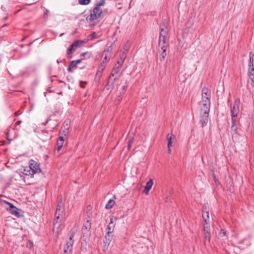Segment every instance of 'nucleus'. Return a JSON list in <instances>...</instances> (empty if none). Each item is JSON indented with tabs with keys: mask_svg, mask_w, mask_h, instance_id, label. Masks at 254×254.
Wrapping results in <instances>:
<instances>
[{
	"mask_svg": "<svg viewBox=\"0 0 254 254\" xmlns=\"http://www.w3.org/2000/svg\"><path fill=\"white\" fill-rule=\"evenodd\" d=\"M160 31L158 40V52L159 53V60L163 61L166 56L167 49L169 46L167 37L168 31L167 27L164 23L160 26Z\"/></svg>",
	"mask_w": 254,
	"mask_h": 254,
	"instance_id": "f257e3e1",
	"label": "nucleus"
},
{
	"mask_svg": "<svg viewBox=\"0 0 254 254\" xmlns=\"http://www.w3.org/2000/svg\"><path fill=\"white\" fill-rule=\"evenodd\" d=\"M126 58V55L123 53L120 56V59L115 64L109 77V81L107 84L108 90L110 89L112 87L114 82L121 77L122 72H120V70Z\"/></svg>",
	"mask_w": 254,
	"mask_h": 254,
	"instance_id": "f03ea898",
	"label": "nucleus"
},
{
	"mask_svg": "<svg viewBox=\"0 0 254 254\" xmlns=\"http://www.w3.org/2000/svg\"><path fill=\"white\" fill-rule=\"evenodd\" d=\"M5 205V209L8 211L11 214L19 218L24 215V212L22 210L18 208L15 206L13 204L6 201L3 200L2 201V205Z\"/></svg>",
	"mask_w": 254,
	"mask_h": 254,
	"instance_id": "7ed1b4c3",
	"label": "nucleus"
},
{
	"mask_svg": "<svg viewBox=\"0 0 254 254\" xmlns=\"http://www.w3.org/2000/svg\"><path fill=\"white\" fill-rule=\"evenodd\" d=\"M75 234V231L73 229H71L68 234L69 237L67 240L66 243L64 246V254H71L72 253L73 244L74 243L73 238Z\"/></svg>",
	"mask_w": 254,
	"mask_h": 254,
	"instance_id": "20e7f679",
	"label": "nucleus"
},
{
	"mask_svg": "<svg viewBox=\"0 0 254 254\" xmlns=\"http://www.w3.org/2000/svg\"><path fill=\"white\" fill-rule=\"evenodd\" d=\"M102 13V10L98 8V7H94L92 10L90 11V14L86 17V20L89 22H93L95 20L98 19Z\"/></svg>",
	"mask_w": 254,
	"mask_h": 254,
	"instance_id": "39448f33",
	"label": "nucleus"
},
{
	"mask_svg": "<svg viewBox=\"0 0 254 254\" xmlns=\"http://www.w3.org/2000/svg\"><path fill=\"white\" fill-rule=\"evenodd\" d=\"M85 43V40H75L67 48L66 50L67 55L72 54L78 48L81 47Z\"/></svg>",
	"mask_w": 254,
	"mask_h": 254,
	"instance_id": "423d86ee",
	"label": "nucleus"
},
{
	"mask_svg": "<svg viewBox=\"0 0 254 254\" xmlns=\"http://www.w3.org/2000/svg\"><path fill=\"white\" fill-rule=\"evenodd\" d=\"M240 103V99H237L235 100L234 105L231 106V115L232 119H235V118L238 116L239 112Z\"/></svg>",
	"mask_w": 254,
	"mask_h": 254,
	"instance_id": "0eeeda50",
	"label": "nucleus"
},
{
	"mask_svg": "<svg viewBox=\"0 0 254 254\" xmlns=\"http://www.w3.org/2000/svg\"><path fill=\"white\" fill-rule=\"evenodd\" d=\"M29 166L32 170L31 173L34 174L39 173L41 171L40 168V164L34 160L31 159L29 161Z\"/></svg>",
	"mask_w": 254,
	"mask_h": 254,
	"instance_id": "6e6552de",
	"label": "nucleus"
},
{
	"mask_svg": "<svg viewBox=\"0 0 254 254\" xmlns=\"http://www.w3.org/2000/svg\"><path fill=\"white\" fill-rule=\"evenodd\" d=\"M209 111H200L199 123L202 127L206 126L208 121Z\"/></svg>",
	"mask_w": 254,
	"mask_h": 254,
	"instance_id": "1a4fd4ad",
	"label": "nucleus"
},
{
	"mask_svg": "<svg viewBox=\"0 0 254 254\" xmlns=\"http://www.w3.org/2000/svg\"><path fill=\"white\" fill-rule=\"evenodd\" d=\"M128 86V82L127 80L123 79L120 84L118 85L117 91L119 93L124 94L127 89Z\"/></svg>",
	"mask_w": 254,
	"mask_h": 254,
	"instance_id": "9d476101",
	"label": "nucleus"
},
{
	"mask_svg": "<svg viewBox=\"0 0 254 254\" xmlns=\"http://www.w3.org/2000/svg\"><path fill=\"white\" fill-rule=\"evenodd\" d=\"M211 91L207 87H204L201 91V100H210Z\"/></svg>",
	"mask_w": 254,
	"mask_h": 254,
	"instance_id": "9b49d317",
	"label": "nucleus"
},
{
	"mask_svg": "<svg viewBox=\"0 0 254 254\" xmlns=\"http://www.w3.org/2000/svg\"><path fill=\"white\" fill-rule=\"evenodd\" d=\"M202 105L200 111H209L210 107V100H201Z\"/></svg>",
	"mask_w": 254,
	"mask_h": 254,
	"instance_id": "f8f14e48",
	"label": "nucleus"
},
{
	"mask_svg": "<svg viewBox=\"0 0 254 254\" xmlns=\"http://www.w3.org/2000/svg\"><path fill=\"white\" fill-rule=\"evenodd\" d=\"M113 44L112 43H108L107 44L106 47L105 48L103 52V55L109 56L111 57L113 51Z\"/></svg>",
	"mask_w": 254,
	"mask_h": 254,
	"instance_id": "ddd939ff",
	"label": "nucleus"
},
{
	"mask_svg": "<svg viewBox=\"0 0 254 254\" xmlns=\"http://www.w3.org/2000/svg\"><path fill=\"white\" fill-rule=\"evenodd\" d=\"M203 230L204 232L205 239L210 241L211 233L210 232L209 225L203 224Z\"/></svg>",
	"mask_w": 254,
	"mask_h": 254,
	"instance_id": "4468645a",
	"label": "nucleus"
},
{
	"mask_svg": "<svg viewBox=\"0 0 254 254\" xmlns=\"http://www.w3.org/2000/svg\"><path fill=\"white\" fill-rule=\"evenodd\" d=\"M153 185V180L152 179H150L146 183V185L144 187L143 192L147 194L151 189Z\"/></svg>",
	"mask_w": 254,
	"mask_h": 254,
	"instance_id": "2eb2a0df",
	"label": "nucleus"
},
{
	"mask_svg": "<svg viewBox=\"0 0 254 254\" xmlns=\"http://www.w3.org/2000/svg\"><path fill=\"white\" fill-rule=\"evenodd\" d=\"M70 124V121L69 120H66L64 121V129L63 131V133H62V135L66 136L69 133V125Z\"/></svg>",
	"mask_w": 254,
	"mask_h": 254,
	"instance_id": "dca6fc26",
	"label": "nucleus"
},
{
	"mask_svg": "<svg viewBox=\"0 0 254 254\" xmlns=\"http://www.w3.org/2000/svg\"><path fill=\"white\" fill-rule=\"evenodd\" d=\"M123 94L119 93L116 91L115 96L113 98V100L116 105L119 104L122 99Z\"/></svg>",
	"mask_w": 254,
	"mask_h": 254,
	"instance_id": "f3484780",
	"label": "nucleus"
},
{
	"mask_svg": "<svg viewBox=\"0 0 254 254\" xmlns=\"http://www.w3.org/2000/svg\"><path fill=\"white\" fill-rule=\"evenodd\" d=\"M231 133L233 136L234 134L237 133L238 127L236 125V119H232V125H231Z\"/></svg>",
	"mask_w": 254,
	"mask_h": 254,
	"instance_id": "a211bd4d",
	"label": "nucleus"
},
{
	"mask_svg": "<svg viewBox=\"0 0 254 254\" xmlns=\"http://www.w3.org/2000/svg\"><path fill=\"white\" fill-rule=\"evenodd\" d=\"M114 220L113 218H110V223L107 227L108 233H112L114 230L115 225H114Z\"/></svg>",
	"mask_w": 254,
	"mask_h": 254,
	"instance_id": "6ab92c4d",
	"label": "nucleus"
},
{
	"mask_svg": "<svg viewBox=\"0 0 254 254\" xmlns=\"http://www.w3.org/2000/svg\"><path fill=\"white\" fill-rule=\"evenodd\" d=\"M31 171L32 170H31L30 167L28 166V167H25L23 171L22 172V173L25 175L30 176L32 178V177H33L34 174L31 173Z\"/></svg>",
	"mask_w": 254,
	"mask_h": 254,
	"instance_id": "aec40b11",
	"label": "nucleus"
},
{
	"mask_svg": "<svg viewBox=\"0 0 254 254\" xmlns=\"http://www.w3.org/2000/svg\"><path fill=\"white\" fill-rule=\"evenodd\" d=\"M202 216L203 220L204 222L203 224L209 225L210 220H209V213H202Z\"/></svg>",
	"mask_w": 254,
	"mask_h": 254,
	"instance_id": "412c9836",
	"label": "nucleus"
},
{
	"mask_svg": "<svg viewBox=\"0 0 254 254\" xmlns=\"http://www.w3.org/2000/svg\"><path fill=\"white\" fill-rule=\"evenodd\" d=\"M62 213V211H61L60 208H58L56 209V211L55 213V217L56 219L55 220L54 225H55L56 223L58 222V220L60 218V217Z\"/></svg>",
	"mask_w": 254,
	"mask_h": 254,
	"instance_id": "4be33fe9",
	"label": "nucleus"
},
{
	"mask_svg": "<svg viewBox=\"0 0 254 254\" xmlns=\"http://www.w3.org/2000/svg\"><path fill=\"white\" fill-rule=\"evenodd\" d=\"M112 236L111 235V233H108V232H107L106 235H105V240H104V243L106 245L107 244L109 245L111 241Z\"/></svg>",
	"mask_w": 254,
	"mask_h": 254,
	"instance_id": "5701e85b",
	"label": "nucleus"
},
{
	"mask_svg": "<svg viewBox=\"0 0 254 254\" xmlns=\"http://www.w3.org/2000/svg\"><path fill=\"white\" fill-rule=\"evenodd\" d=\"M77 64L76 63L74 62V61H72L69 63L68 67V72H71L73 69H74L76 68L77 67Z\"/></svg>",
	"mask_w": 254,
	"mask_h": 254,
	"instance_id": "b1692460",
	"label": "nucleus"
},
{
	"mask_svg": "<svg viewBox=\"0 0 254 254\" xmlns=\"http://www.w3.org/2000/svg\"><path fill=\"white\" fill-rule=\"evenodd\" d=\"M115 201L113 199H110L105 206V208L107 209H111L113 207L115 204Z\"/></svg>",
	"mask_w": 254,
	"mask_h": 254,
	"instance_id": "393cba45",
	"label": "nucleus"
},
{
	"mask_svg": "<svg viewBox=\"0 0 254 254\" xmlns=\"http://www.w3.org/2000/svg\"><path fill=\"white\" fill-rule=\"evenodd\" d=\"M105 1L106 0H96L95 7L98 6V8H101L100 7L105 3Z\"/></svg>",
	"mask_w": 254,
	"mask_h": 254,
	"instance_id": "a878e982",
	"label": "nucleus"
},
{
	"mask_svg": "<svg viewBox=\"0 0 254 254\" xmlns=\"http://www.w3.org/2000/svg\"><path fill=\"white\" fill-rule=\"evenodd\" d=\"M134 142V138L133 137H129L127 143V149L129 150L131 148V145Z\"/></svg>",
	"mask_w": 254,
	"mask_h": 254,
	"instance_id": "bb28decb",
	"label": "nucleus"
},
{
	"mask_svg": "<svg viewBox=\"0 0 254 254\" xmlns=\"http://www.w3.org/2000/svg\"><path fill=\"white\" fill-rule=\"evenodd\" d=\"M226 230L224 229H221L218 234V236L220 238H223L226 235Z\"/></svg>",
	"mask_w": 254,
	"mask_h": 254,
	"instance_id": "cd10ccee",
	"label": "nucleus"
},
{
	"mask_svg": "<svg viewBox=\"0 0 254 254\" xmlns=\"http://www.w3.org/2000/svg\"><path fill=\"white\" fill-rule=\"evenodd\" d=\"M249 78L250 79L252 83V87L254 89V73L248 74Z\"/></svg>",
	"mask_w": 254,
	"mask_h": 254,
	"instance_id": "c85d7f7f",
	"label": "nucleus"
},
{
	"mask_svg": "<svg viewBox=\"0 0 254 254\" xmlns=\"http://www.w3.org/2000/svg\"><path fill=\"white\" fill-rule=\"evenodd\" d=\"M106 64L105 63H101L98 66V72H102L105 69Z\"/></svg>",
	"mask_w": 254,
	"mask_h": 254,
	"instance_id": "c756f323",
	"label": "nucleus"
},
{
	"mask_svg": "<svg viewBox=\"0 0 254 254\" xmlns=\"http://www.w3.org/2000/svg\"><path fill=\"white\" fill-rule=\"evenodd\" d=\"M91 1V0H78V2L81 5H87Z\"/></svg>",
	"mask_w": 254,
	"mask_h": 254,
	"instance_id": "7c9ffc66",
	"label": "nucleus"
},
{
	"mask_svg": "<svg viewBox=\"0 0 254 254\" xmlns=\"http://www.w3.org/2000/svg\"><path fill=\"white\" fill-rule=\"evenodd\" d=\"M89 37L91 40L97 39L99 37V36L97 35L95 32H92L90 35Z\"/></svg>",
	"mask_w": 254,
	"mask_h": 254,
	"instance_id": "2f4dec72",
	"label": "nucleus"
},
{
	"mask_svg": "<svg viewBox=\"0 0 254 254\" xmlns=\"http://www.w3.org/2000/svg\"><path fill=\"white\" fill-rule=\"evenodd\" d=\"M103 56L104 57H103V62L102 63H105V64H106V63L109 62L111 57V56H105V55H103Z\"/></svg>",
	"mask_w": 254,
	"mask_h": 254,
	"instance_id": "473e14b6",
	"label": "nucleus"
},
{
	"mask_svg": "<svg viewBox=\"0 0 254 254\" xmlns=\"http://www.w3.org/2000/svg\"><path fill=\"white\" fill-rule=\"evenodd\" d=\"M167 138L168 140V146H172V136L170 135V134H168L167 135Z\"/></svg>",
	"mask_w": 254,
	"mask_h": 254,
	"instance_id": "72a5a7b5",
	"label": "nucleus"
},
{
	"mask_svg": "<svg viewBox=\"0 0 254 254\" xmlns=\"http://www.w3.org/2000/svg\"><path fill=\"white\" fill-rule=\"evenodd\" d=\"M252 53L251 52L249 54L250 59H249V65H250V66L254 65V64H253L254 60H253V57L252 56Z\"/></svg>",
	"mask_w": 254,
	"mask_h": 254,
	"instance_id": "f704fd0d",
	"label": "nucleus"
},
{
	"mask_svg": "<svg viewBox=\"0 0 254 254\" xmlns=\"http://www.w3.org/2000/svg\"><path fill=\"white\" fill-rule=\"evenodd\" d=\"M202 213H209V209L207 205H204L202 207Z\"/></svg>",
	"mask_w": 254,
	"mask_h": 254,
	"instance_id": "c9c22d12",
	"label": "nucleus"
},
{
	"mask_svg": "<svg viewBox=\"0 0 254 254\" xmlns=\"http://www.w3.org/2000/svg\"><path fill=\"white\" fill-rule=\"evenodd\" d=\"M254 73V65L250 66L249 65L248 74Z\"/></svg>",
	"mask_w": 254,
	"mask_h": 254,
	"instance_id": "e433bc0d",
	"label": "nucleus"
},
{
	"mask_svg": "<svg viewBox=\"0 0 254 254\" xmlns=\"http://www.w3.org/2000/svg\"><path fill=\"white\" fill-rule=\"evenodd\" d=\"M57 140L64 141V137L63 135H60Z\"/></svg>",
	"mask_w": 254,
	"mask_h": 254,
	"instance_id": "4c0bfd02",
	"label": "nucleus"
},
{
	"mask_svg": "<svg viewBox=\"0 0 254 254\" xmlns=\"http://www.w3.org/2000/svg\"><path fill=\"white\" fill-rule=\"evenodd\" d=\"M83 60V58L82 59H78V60H75L74 61V62L76 63V64L77 65L78 64L80 63L81 62V61Z\"/></svg>",
	"mask_w": 254,
	"mask_h": 254,
	"instance_id": "58836bf2",
	"label": "nucleus"
},
{
	"mask_svg": "<svg viewBox=\"0 0 254 254\" xmlns=\"http://www.w3.org/2000/svg\"><path fill=\"white\" fill-rule=\"evenodd\" d=\"M90 228V225L89 224V227L88 228L87 226L84 225L82 227V231H84V230H89Z\"/></svg>",
	"mask_w": 254,
	"mask_h": 254,
	"instance_id": "ea45409f",
	"label": "nucleus"
},
{
	"mask_svg": "<svg viewBox=\"0 0 254 254\" xmlns=\"http://www.w3.org/2000/svg\"><path fill=\"white\" fill-rule=\"evenodd\" d=\"M89 54V52H84V53H81V54H80V56H81V57H85L86 55H88Z\"/></svg>",
	"mask_w": 254,
	"mask_h": 254,
	"instance_id": "a19ab883",
	"label": "nucleus"
},
{
	"mask_svg": "<svg viewBox=\"0 0 254 254\" xmlns=\"http://www.w3.org/2000/svg\"><path fill=\"white\" fill-rule=\"evenodd\" d=\"M64 141L57 140V145H62L63 146Z\"/></svg>",
	"mask_w": 254,
	"mask_h": 254,
	"instance_id": "79ce46f5",
	"label": "nucleus"
},
{
	"mask_svg": "<svg viewBox=\"0 0 254 254\" xmlns=\"http://www.w3.org/2000/svg\"><path fill=\"white\" fill-rule=\"evenodd\" d=\"M212 177H213V179L214 181V182H215V183L217 184V182H218V181L216 179V176L214 174H212Z\"/></svg>",
	"mask_w": 254,
	"mask_h": 254,
	"instance_id": "37998d69",
	"label": "nucleus"
},
{
	"mask_svg": "<svg viewBox=\"0 0 254 254\" xmlns=\"http://www.w3.org/2000/svg\"><path fill=\"white\" fill-rule=\"evenodd\" d=\"M50 120H51V119H50V118H48V119L47 120V121H46L45 123H42V125H43V126H46V125L47 124V123H48Z\"/></svg>",
	"mask_w": 254,
	"mask_h": 254,
	"instance_id": "c03bdc74",
	"label": "nucleus"
},
{
	"mask_svg": "<svg viewBox=\"0 0 254 254\" xmlns=\"http://www.w3.org/2000/svg\"><path fill=\"white\" fill-rule=\"evenodd\" d=\"M58 208H60L61 209V211H62V206H61V202L60 203H58V205H57V209H58Z\"/></svg>",
	"mask_w": 254,
	"mask_h": 254,
	"instance_id": "a18cd8bd",
	"label": "nucleus"
},
{
	"mask_svg": "<svg viewBox=\"0 0 254 254\" xmlns=\"http://www.w3.org/2000/svg\"><path fill=\"white\" fill-rule=\"evenodd\" d=\"M63 146H62V145H58V147H57V150L58 151H60L61 150V149L62 148Z\"/></svg>",
	"mask_w": 254,
	"mask_h": 254,
	"instance_id": "49530a36",
	"label": "nucleus"
},
{
	"mask_svg": "<svg viewBox=\"0 0 254 254\" xmlns=\"http://www.w3.org/2000/svg\"><path fill=\"white\" fill-rule=\"evenodd\" d=\"M171 146H168V152L169 154H170L171 153V149H170V147Z\"/></svg>",
	"mask_w": 254,
	"mask_h": 254,
	"instance_id": "de8ad7c7",
	"label": "nucleus"
},
{
	"mask_svg": "<svg viewBox=\"0 0 254 254\" xmlns=\"http://www.w3.org/2000/svg\"><path fill=\"white\" fill-rule=\"evenodd\" d=\"M20 114V113H19L18 111L15 112V116H18Z\"/></svg>",
	"mask_w": 254,
	"mask_h": 254,
	"instance_id": "09e8293b",
	"label": "nucleus"
},
{
	"mask_svg": "<svg viewBox=\"0 0 254 254\" xmlns=\"http://www.w3.org/2000/svg\"><path fill=\"white\" fill-rule=\"evenodd\" d=\"M21 123V121H17V122L16 123V124L17 125H19Z\"/></svg>",
	"mask_w": 254,
	"mask_h": 254,
	"instance_id": "8fccbe9b",
	"label": "nucleus"
},
{
	"mask_svg": "<svg viewBox=\"0 0 254 254\" xmlns=\"http://www.w3.org/2000/svg\"><path fill=\"white\" fill-rule=\"evenodd\" d=\"M34 41H35V40H34V41H32V42H30V43H29L28 44V46H31V45L32 44V43H33Z\"/></svg>",
	"mask_w": 254,
	"mask_h": 254,
	"instance_id": "3c124183",
	"label": "nucleus"
},
{
	"mask_svg": "<svg viewBox=\"0 0 254 254\" xmlns=\"http://www.w3.org/2000/svg\"><path fill=\"white\" fill-rule=\"evenodd\" d=\"M36 2H32V3H28V4H26L27 5H31L35 3H36Z\"/></svg>",
	"mask_w": 254,
	"mask_h": 254,
	"instance_id": "603ef678",
	"label": "nucleus"
},
{
	"mask_svg": "<svg viewBox=\"0 0 254 254\" xmlns=\"http://www.w3.org/2000/svg\"><path fill=\"white\" fill-rule=\"evenodd\" d=\"M82 82H80V86H81V88H84V85H82L81 84H82Z\"/></svg>",
	"mask_w": 254,
	"mask_h": 254,
	"instance_id": "864d4df0",
	"label": "nucleus"
},
{
	"mask_svg": "<svg viewBox=\"0 0 254 254\" xmlns=\"http://www.w3.org/2000/svg\"><path fill=\"white\" fill-rule=\"evenodd\" d=\"M7 25V23L4 24L2 27L6 26Z\"/></svg>",
	"mask_w": 254,
	"mask_h": 254,
	"instance_id": "5fc2aeb1",
	"label": "nucleus"
},
{
	"mask_svg": "<svg viewBox=\"0 0 254 254\" xmlns=\"http://www.w3.org/2000/svg\"><path fill=\"white\" fill-rule=\"evenodd\" d=\"M7 19V16H6V17H5L4 18V20H6Z\"/></svg>",
	"mask_w": 254,
	"mask_h": 254,
	"instance_id": "6e6d98bb",
	"label": "nucleus"
},
{
	"mask_svg": "<svg viewBox=\"0 0 254 254\" xmlns=\"http://www.w3.org/2000/svg\"><path fill=\"white\" fill-rule=\"evenodd\" d=\"M47 12H48V10H46V12H44V14H46V13H47Z\"/></svg>",
	"mask_w": 254,
	"mask_h": 254,
	"instance_id": "4d7b16f0",
	"label": "nucleus"
},
{
	"mask_svg": "<svg viewBox=\"0 0 254 254\" xmlns=\"http://www.w3.org/2000/svg\"><path fill=\"white\" fill-rule=\"evenodd\" d=\"M47 12H48V10H46V12H44V14H46V13H47Z\"/></svg>",
	"mask_w": 254,
	"mask_h": 254,
	"instance_id": "13d9d810",
	"label": "nucleus"
},
{
	"mask_svg": "<svg viewBox=\"0 0 254 254\" xmlns=\"http://www.w3.org/2000/svg\"><path fill=\"white\" fill-rule=\"evenodd\" d=\"M47 12H48V10H46V12H44V14H46V13H47Z\"/></svg>",
	"mask_w": 254,
	"mask_h": 254,
	"instance_id": "bf43d9fd",
	"label": "nucleus"
},
{
	"mask_svg": "<svg viewBox=\"0 0 254 254\" xmlns=\"http://www.w3.org/2000/svg\"><path fill=\"white\" fill-rule=\"evenodd\" d=\"M11 140V139H9V143H10V142Z\"/></svg>",
	"mask_w": 254,
	"mask_h": 254,
	"instance_id": "052dcab7",
	"label": "nucleus"
},
{
	"mask_svg": "<svg viewBox=\"0 0 254 254\" xmlns=\"http://www.w3.org/2000/svg\"><path fill=\"white\" fill-rule=\"evenodd\" d=\"M20 10H18V11H16V13H17L18 12L20 11Z\"/></svg>",
	"mask_w": 254,
	"mask_h": 254,
	"instance_id": "680f3d73",
	"label": "nucleus"
}]
</instances>
